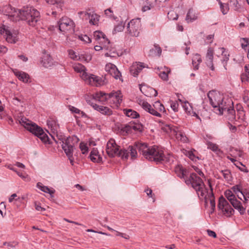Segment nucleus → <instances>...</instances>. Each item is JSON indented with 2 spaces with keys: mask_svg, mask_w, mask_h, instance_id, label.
Returning a JSON list of instances; mask_svg holds the SVG:
<instances>
[{
  "mask_svg": "<svg viewBox=\"0 0 249 249\" xmlns=\"http://www.w3.org/2000/svg\"><path fill=\"white\" fill-rule=\"evenodd\" d=\"M136 151L142 154L143 157L151 161L156 162H163L171 164L174 161V158L170 154L165 155L161 148L153 145L148 147L145 143L137 142L134 145Z\"/></svg>",
  "mask_w": 249,
  "mask_h": 249,
  "instance_id": "obj_1",
  "label": "nucleus"
},
{
  "mask_svg": "<svg viewBox=\"0 0 249 249\" xmlns=\"http://www.w3.org/2000/svg\"><path fill=\"white\" fill-rule=\"evenodd\" d=\"M106 152L110 157L118 156L123 159H127L129 155L131 159H134L137 157V152L134 145L129 146L127 149L119 150V146L117 145L113 139H110L107 144Z\"/></svg>",
  "mask_w": 249,
  "mask_h": 249,
  "instance_id": "obj_2",
  "label": "nucleus"
},
{
  "mask_svg": "<svg viewBox=\"0 0 249 249\" xmlns=\"http://www.w3.org/2000/svg\"><path fill=\"white\" fill-rule=\"evenodd\" d=\"M14 10L13 14H12L11 16L18 17L21 20H26L30 26H36L40 20L39 11L32 7H23L18 10L14 9Z\"/></svg>",
  "mask_w": 249,
  "mask_h": 249,
  "instance_id": "obj_3",
  "label": "nucleus"
},
{
  "mask_svg": "<svg viewBox=\"0 0 249 249\" xmlns=\"http://www.w3.org/2000/svg\"><path fill=\"white\" fill-rule=\"evenodd\" d=\"M210 103L213 108V111L218 115H222L224 110L228 107V104L231 103V99L224 98L219 92L210 91L207 94Z\"/></svg>",
  "mask_w": 249,
  "mask_h": 249,
  "instance_id": "obj_4",
  "label": "nucleus"
},
{
  "mask_svg": "<svg viewBox=\"0 0 249 249\" xmlns=\"http://www.w3.org/2000/svg\"><path fill=\"white\" fill-rule=\"evenodd\" d=\"M185 182L187 185H190L195 190L200 199H205L207 202L206 193H208V189L200 177L195 173H192L188 178H185Z\"/></svg>",
  "mask_w": 249,
  "mask_h": 249,
  "instance_id": "obj_5",
  "label": "nucleus"
},
{
  "mask_svg": "<svg viewBox=\"0 0 249 249\" xmlns=\"http://www.w3.org/2000/svg\"><path fill=\"white\" fill-rule=\"evenodd\" d=\"M18 121L21 125L39 138L43 142L47 143L48 142L49 138L47 134L45 133L42 128L35 123L24 116L19 118Z\"/></svg>",
  "mask_w": 249,
  "mask_h": 249,
  "instance_id": "obj_6",
  "label": "nucleus"
},
{
  "mask_svg": "<svg viewBox=\"0 0 249 249\" xmlns=\"http://www.w3.org/2000/svg\"><path fill=\"white\" fill-rule=\"evenodd\" d=\"M59 30L63 34H72L74 32L75 23L71 18L64 17L58 21Z\"/></svg>",
  "mask_w": 249,
  "mask_h": 249,
  "instance_id": "obj_7",
  "label": "nucleus"
},
{
  "mask_svg": "<svg viewBox=\"0 0 249 249\" xmlns=\"http://www.w3.org/2000/svg\"><path fill=\"white\" fill-rule=\"evenodd\" d=\"M71 137L67 139H60V143L61 144L62 148L68 157L71 165H73L74 158L73 157V152L74 150V146L71 143Z\"/></svg>",
  "mask_w": 249,
  "mask_h": 249,
  "instance_id": "obj_8",
  "label": "nucleus"
},
{
  "mask_svg": "<svg viewBox=\"0 0 249 249\" xmlns=\"http://www.w3.org/2000/svg\"><path fill=\"white\" fill-rule=\"evenodd\" d=\"M141 25L140 18L132 19L127 24V33L132 36H138Z\"/></svg>",
  "mask_w": 249,
  "mask_h": 249,
  "instance_id": "obj_9",
  "label": "nucleus"
},
{
  "mask_svg": "<svg viewBox=\"0 0 249 249\" xmlns=\"http://www.w3.org/2000/svg\"><path fill=\"white\" fill-rule=\"evenodd\" d=\"M0 33L6 36V41L10 43H15L18 40V32L15 30H11V29L5 25H3L0 27Z\"/></svg>",
  "mask_w": 249,
  "mask_h": 249,
  "instance_id": "obj_10",
  "label": "nucleus"
},
{
  "mask_svg": "<svg viewBox=\"0 0 249 249\" xmlns=\"http://www.w3.org/2000/svg\"><path fill=\"white\" fill-rule=\"evenodd\" d=\"M81 77L87 83L92 86L98 87L104 84V80L102 78L93 74L89 75L87 73H84Z\"/></svg>",
  "mask_w": 249,
  "mask_h": 249,
  "instance_id": "obj_11",
  "label": "nucleus"
},
{
  "mask_svg": "<svg viewBox=\"0 0 249 249\" xmlns=\"http://www.w3.org/2000/svg\"><path fill=\"white\" fill-rule=\"evenodd\" d=\"M218 208L222 211L223 214L227 217L232 215L234 212L233 208L223 196L219 198Z\"/></svg>",
  "mask_w": 249,
  "mask_h": 249,
  "instance_id": "obj_12",
  "label": "nucleus"
},
{
  "mask_svg": "<svg viewBox=\"0 0 249 249\" xmlns=\"http://www.w3.org/2000/svg\"><path fill=\"white\" fill-rule=\"evenodd\" d=\"M107 102L113 107H118L122 101V95L120 91L112 92L108 94Z\"/></svg>",
  "mask_w": 249,
  "mask_h": 249,
  "instance_id": "obj_13",
  "label": "nucleus"
},
{
  "mask_svg": "<svg viewBox=\"0 0 249 249\" xmlns=\"http://www.w3.org/2000/svg\"><path fill=\"white\" fill-rule=\"evenodd\" d=\"M80 16H82L83 18L86 19H89L90 24L97 25L99 20L100 16L94 13H88L87 12H80L78 13Z\"/></svg>",
  "mask_w": 249,
  "mask_h": 249,
  "instance_id": "obj_14",
  "label": "nucleus"
},
{
  "mask_svg": "<svg viewBox=\"0 0 249 249\" xmlns=\"http://www.w3.org/2000/svg\"><path fill=\"white\" fill-rule=\"evenodd\" d=\"M138 103L147 112H149L151 114L154 115L157 117H161V114L156 110V109L151 106L147 102H145L142 100H139Z\"/></svg>",
  "mask_w": 249,
  "mask_h": 249,
  "instance_id": "obj_15",
  "label": "nucleus"
},
{
  "mask_svg": "<svg viewBox=\"0 0 249 249\" xmlns=\"http://www.w3.org/2000/svg\"><path fill=\"white\" fill-rule=\"evenodd\" d=\"M105 70L116 79L120 78L121 76V74L116 66L112 63H109L107 64L105 66Z\"/></svg>",
  "mask_w": 249,
  "mask_h": 249,
  "instance_id": "obj_16",
  "label": "nucleus"
},
{
  "mask_svg": "<svg viewBox=\"0 0 249 249\" xmlns=\"http://www.w3.org/2000/svg\"><path fill=\"white\" fill-rule=\"evenodd\" d=\"M209 185L210 187V191L209 192L208 190V193H206L207 195V202H206V200H205V202L206 204L208 203V201H210L211 207V211L210 212V214L213 213L215 210V203L214 200V197L213 192V188L211 186V183L209 181ZM205 200V199H204Z\"/></svg>",
  "mask_w": 249,
  "mask_h": 249,
  "instance_id": "obj_17",
  "label": "nucleus"
},
{
  "mask_svg": "<svg viewBox=\"0 0 249 249\" xmlns=\"http://www.w3.org/2000/svg\"><path fill=\"white\" fill-rule=\"evenodd\" d=\"M140 89L141 92L146 96H156L158 92L154 89L146 86L145 85H140Z\"/></svg>",
  "mask_w": 249,
  "mask_h": 249,
  "instance_id": "obj_18",
  "label": "nucleus"
},
{
  "mask_svg": "<svg viewBox=\"0 0 249 249\" xmlns=\"http://www.w3.org/2000/svg\"><path fill=\"white\" fill-rule=\"evenodd\" d=\"M145 66L144 63L141 62H135L133 63L130 68V73L134 76H136L141 72Z\"/></svg>",
  "mask_w": 249,
  "mask_h": 249,
  "instance_id": "obj_19",
  "label": "nucleus"
},
{
  "mask_svg": "<svg viewBox=\"0 0 249 249\" xmlns=\"http://www.w3.org/2000/svg\"><path fill=\"white\" fill-rule=\"evenodd\" d=\"M94 38L96 40L98 41L101 44H109V40L106 37V35L99 31H96L93 33Z\"/></svg>",
  "mask_w": 249,
  "mask_h": 249,
  "instance_id": "obj_20",
  "label": "nucleus"
},
{
  "mask_svg": "<svg viewBox=\"0 0 249 249\" xmlns=\"http://www.w3.org/2000/svg\"><path fill=\"white\" fill-rule=\"evenodd\" d=\"M41 64L45 68H50L53 65V60L49 54L44 53L41 57Z\"/></svg>",
  "mask_w": 249,
  "mask_h": 249,
  "instance_id": "obj_21",
  "label": "nucleus"
},
{
  "mask_svg": "<svg viewBox=\"0 0 249 249\" xmlns=\"http://www.w3.org/2000/svg\"><path fill=\"white\" fill-rule=\"evenodd\" d=\"M173 135L176 136V139L183 143L188 142V138L186 137L185 133L179 129L178 128H175L173 130Z\"/></svg>",
  "mask_w": 249,
  "mask_h": 249,
  "instance_id": "obj_22",
  "label": "nucleus"
},
{
  "mask_svg": "<svg viewBox=\"0 0 249 249\" xmlns=\"http://www.w3.org/2000/svg\"><path fill=\"white\" fill-rule=\"evenodd\" d=\"M213 50L212 48L209 47L208 49L206 56V63L208 67L213 71L214 69L213 65Z\"/></svg>",
  "mask_w": 249,
  "mask_h": 249,
  "instance_id": "obj_23",
  "label": "nucleus"
},
{
  "mask_svg": "<svg viewBox=\"0 0 249 249\" xmlns=\"http://www.w3.org/2000/svg\"><path fill=\"white\" fill-rule=\"evenodd\" d=\"M182 106L184 110L188 115L192 116H195L197 119L200 120L199 116L195 111H194L192 106L188 101H185L184 102V104H182Z\"/></svg>",
  "mask_w": 249,
  "mask_h": 249,
  "instance_id": "obj_24",
  "label": "nucleus"
},
{
  "mask_svg": "<svg viewBox=\"0 0 249 249\" xmlns=\"http://www.w3.org/2000/svg\"><path fill=\"white\" fill-rule=\"evenodd\" d=\"M232 106L233 102L231 100V103H228L227 108H226L225 110H224V111L227 112V117L228 118V119L231 122L236 120V118L235 111L233 109Z\"/></svg>",
  "mask_w": 249,
  "mask_h": 249,
  "instance_id": "obj_25",
  "label": "nucleus"
},
{
  "mask_svg": "<svg viewBox=\"0 0 249 249\" xmlns=\"http://www.w3.org/2000/svg\"><path fill=\"white\" fill-rule=\"evenodd\" d=\"M157 72L159 76L164 81H167L168 79V73L170 72V69L165 66L160 68H158Z\"/></svg>",
  "mask_w": 249,
  "mask_h": 249,
  "instance_id": "obj_26",
  "label": "nucleus"
},
{
  "mask_svg": "<svg viewBox=\"0 0 249 249\" xmlns=\"http://www.w3.org/2000/svg\"><path fill=\"white\" fill-rule=\"evenodd\" d=\"M90 160L94 162L100 163L102 161V157L99 154L97 149L93 148L89 155Z\"/></svg>",
  "mask_w": 249,
  "mask_h": 249,
  "instance_id": "obj_27",
  "label": "nucleus"
},
{
  "mask_svg": "<svg viewBox=\"0 0 249 249\" xmlns=\"http://www.w3.org/2000/svg\"><path fill=\"white\" fill-rule=\"evenodd\" d=\"M219 49L222 51V59H221L222 63L223 65V66L225 70H227L226 66L227 64V62L229 60L230 54L227 51L226 49L222 47L220 48Z\"/></svg>",
  "mask_w": 249,
  "mask_h": 249,
  "instance_id": "obj_28",
  "label": "nucleus"
},
{
  "mask_svg": "<svg viewBox=\"0 0 249 249\" xmlns=\"http://www.w3.org/2000/svg\"><path fill=\"white\" fill-rule=\"evenodd\" d=\"M230 203L241 214H243L245 213V209L242 206L240 201L238 200L236 198Z\"/></svg>",
  "mask_w": 249,
  "mask_h": 249,
  "instance_id": "obj_29",
  "label": "nucleus"
},
{
  "mask_svg": "<svg viewBox=\"0 0 249 249\" xmlns=\"http://www.w3.org/2000/svg\"><path fill=\"white\" fill-rule=\"evenodd\" d=\"M93 108L102 114L107 115L112 114V111L107 107L99 106L96 104L93 106Z\"/></svg>",
  "mask_w": 249,
  "mask_h": 249,
  "instance_id": "obj_30",
  "label": "nucleus"
},
{
  "mask_svg": "<svg viewBox=\"0 0 249 249\" xmlns=\"http://www.w3.org/2000/svg\"><path fill=\"white\" fill-rule=\"evenodd\" d=\"M108 93H106L104 92L100 91L99 92H97L94 95V98L98 101L99 102L104 103L105 102H107L108 100Z\"/></svg>",
  "mask_w": 249,
  "mask_h": 249,
  "instance_id": "obj_31",
  "label": "nucleus"
},
{
  "mask_svg": "<svg viewBox=\"0 0 249 249\" xmlns=\"http://www.w3.org/2000/svg\"><path fill=\"white\" fill-rule=\"evenodd\" d=\"M197 18V16L193 9H190L187 14L185 20L188 22H192Z\"/></svg>",
  "mask_w": 249,
  "mask_h": 249,
  "instance_id": "obj_32",
  "label": "nucleus"
},
{
  "mask_svg": "<svg viewBox=\"0 0 249 249\" xmlns=\"http://www.w3.org/2000/svg\"><path fill=\"white\" fill-rule=\"evenodd\" d=\"M202 62L201 57L200 54L196 53L192 57V64L194 69L197 70L199 69V65Z\"/></svg>",
  "mask_w": 249,
  "mask_h": 249,
  "instance_id": "obj_33",
  "label": "nucleus"
},
{
  "mask_svg": "<svg viewBox=\"0 0 249 249\" xmlns=\"http://www.w3.org/2000/svg\"><path fill=\"white\" fill-rule=\"evenodd\" d=\"M47 124L49 128L51 129L52 133L53 134H57L58 130L59 129V125L57 124L56 122L53 120H50L47 121ZM57 135V134H56Z\"/></svg>",
  "mask_w": 249,
  "mask_h": 249,
  "instance_id": "obj_34",
  "label": "nucleus"
},
{
  "mask_svg": "<svg viewBox=\"0 0 249 249\" xmlns=\"http://www.w3.org/2000/svg\"><path fill=\"white\" fill-rule=\"evenodd\" d=\"M231 189L232 190L233 192L236 195L239 193H240L241 195L244 197L245 202L247 201V196L248 195V193H245L244 192H242L241 190V186L240 185H236L233 186L231 188Z\"/></svg>",
  "mask_w": 249,
  "mask_h": 249,
  "instance_id": "obj_35",
  "label": "nucleus"
},
{
  "mask_svg": "<svg viewBox=\"0 0 249 249\" xmlns=\"http://www.w3.org/2000/svg\"><path fill=\"white\" fill-rule=\"evenodd\" d=\"M36 187L42 192L48 193L51 196L54 193V190L50 189L47 186L43 185L41 182H38L36 184Z\"/></svg>",
  "mask_w": 249,
  "mask_h": 249,
  "instance_id": "obj_36",
  "label": "nucleus"
},
{
  "mask_svg": "<svg viewBox=\"0 0 249 249\" xmlns=\"http://www.w3.org/2000/svg\"><path fill=\"white\" fill-rule=\"evenodd\" d=\"M47 2L49 4L53 5L52 8L53 10H55V8L58 10V12L61 10V7L63 6V3L61 2H57L55 0H46Z\"/></svg>",
  "mask_w": 249,
  "mask_h": 249,
  "instance_id": "obj_37",
  "label": "nucleus"
},
{
  "mask_svg": "<svg viewBox=\"0 0 249 249\" xmlns=\"http://www.w3.org/2000/svg\"><path fill=\"white\" fill-rule=\"evenodd\" d=\"M19 80L23 81L24 83H27L29 80V76L28 74L24 72H18L16 73Z\"/></svg>",
  "mask_w": 249,
  "mask_h": 249,
  "instance_id": "obj_38",
  "label": "nucleus"
},
{
  "mask_svg": "<svg viewBox=\"0 0 249 249\" xmlns=\"http://www.w3.org/2000/svg\"><path fill=\"white\" fill-rule=\"evenodd\" d=\"M73 68L75 71L80 73L81 75L84 73H87L86 72V68L81 64H76L73 66Z\"/></svg>",
  "mask_w": 249,
  "mask_h": 249,
  "instance_id": "obj_39",
  "label": "nucleus"
},
{
  "mask_svg": "<svg viewBox=\"0 0 249 249\" xmlns=\"http://www.w3.org/2000/svg\"><path fill=\"white\" fill-rule=\"evenodd\" d=\"M126 116L131 118H137L139 117V114L136 111L132 110L131 109H126L125 111Z\"/></svg>",
  "mask_w": 249,
  "mask_h": 249,
  "instance_id": "obj_40",
  "label": "nucleus"
},
{
  "mask_svg": "<svg viewBox=\"0 0 249 249\" xmlns=\"http://www.w3.org/2000/svg\"><path fill=\"white\" fill-rule=\"evenodd\" d=\"M153 107L156 109L158 112H165V108L163 105L159 101H156L153 104Z\"/></svg>",
  "mask_w": 249,
  "mask_h": 249,
  "instance_id": "obj_41",
  "label": "nucleus"
},
{
  "mask_svg": "<svg viewBox=\"0 0 249 249\" xmlns=\"http://www.w3.org/2000/svg\"><path fill=\"white\" fill-rule=\"evenodd\" d=\"M177 127L172 126L170 124H165L161 126V129L167 133H172L173 135V130Z\"/></svg>",
  "mask_w": 249,
  "mask_h": 249,
  "instance_id": "obj_42",
  "label": "nucleus"
},
{
  "mask_svg": "<svg viewBox=\"0 0 249 249\" xmlns=\"http://www.w3.org/2000/svg\"><path fill=\"white\" fill-rule=\"evenodd\" d=\"M224 195L225 197L230 202L236 198L232 191L230 190H226L225 192Z\"/></svg>",
  "mask_w": 249,
  "mask_h": 249,
  "instance_id": "obj_43",
  "label": "nucleus"
},
{
  "mask_svg": "<svg viewBox=\"0 0 249 249\" xmlns=\"http://www.w3.org/2000/svg\"><path fill=\"white\" fill-rule=\"evenodd\" d=\"M70 57L74 60H80V55L72 50L68 51Z\"/></svg>",
  "mask_w": 249,
  "mask_h": 249,
  "instance_id": "obj_44",
  "label": "nucleus"
},
{
  "mask_svg": "<svg viewBox=\"0 0 249 249\" xmlns=\"http://www.w3.org/2000/svg\"><path fill=\"white\" fill-rule=\"evenodd\" d=\"M219 4L220 5L221 11L222 12L223 14H226L229 10L228 4L227 3H223L221 1H219Z\"/></svg>",
  "mask_w": 249,
  "mask_h": 249,
  "instance_id": "obj_45",
  "label": "nucleus"
},
{
  "mask_svg": "<svg viewBox=\"0 0 249 249\" xmlns=\"http://www.w3.org/2000/svg\"><path fill=\"white\" fill-rule=\"evenodd\" d=\"M221 173L224 178L227 181H230L231 180V172L228 170H226L221 171Z\"/></svg>",
  "mask_w": 249,
  "mask_h": 249,
  "instance_id": "obj_46",
  "label": "nucleus"
},
{
  "mask_svg": "<svg viewBox=\"0 0 249 249\" xmlns=\"http://www.w3.org/2000/svg\"><path fill=\"white\" fill-rule=\"evenodd\" d=\"M236 116L239 119L244 120L245 119V111L242 109L240 106L239 108L237 109V114Z\"/></svg>",
  "mask_w": 249,
  "mask_h": 249,
  "instance_id": "obj_47",
  "label": "nucleus"
},
{
  "mask_svg": "<svg viewBox=\"0 0 249 249\" xmlns=\"http://www.w3.org/2000/svg\"><path fill=\"white\" fill-rule=\"evenodd\" d=\"M241 45L242 49L247 50V47L249 45V38H242L240 39Z\"/></svg>",
  "mask_w": 249,
  "mask_h": 249,
  "instance_id": "obj_48",
  "label": "nucleus"
},
{
  "mask_svg": "<svg viewBox=\"0 0 249 249\" xmlns=\"http://www.w3.org/2000/svg\"><path fill=\"white\" fill-rule=\"evenodd\" d=\"M183 153L185 155L187 156L192 160H194L196 158V157L194 154L193 151L192 150H184Z\"/></svg>",
  "mask_w": 249,
  "mask_h": 249,
  "instance_id": "obj_49",
  "label": "nucleus"
},
{
  "mask_svg": "<svg viewBox=\"0 0 249 249\" xmlns=\"http://www.w3.org/2000/svg\"><path fill=\"white\" fill-rule=\"evenodd\" d=\"M80 60L81 61H86L89 62L91 59V56L89 54H82L80 55Z\"/></svg>",
  "mask_w": 249,
  "mask_h": 249,
  "instance_id": "obj_50",
  "label": "nucleus"
},
{
  "mask_svg": "<svg viewBox=\"0 0 249 249\" xmlns=\"http://www.w3.org/2000/svg\"><path fill=\"white\" fill-rule=\"evenodd\" d=\"M176 172L179 178H185V173L186 172V171L184 170L183 168H181L180 167L177 168L176 169Z\"/></svg>",
  "mask_w": 249,
  "mask_h": 249,
  "instance_id": "obj_51",
  "label": "nucleus"
},
{
  "mask_svg": "<svg viewBox=\"0 0 249 249\" xmlns=\"http://www.w3.org/2000/svg\"><path fill=\"white\" fill-rule=\"evenodd\" d=\"M235 165L241 171H243L245 173H248L249 172L247 168L246 167L245 165H244L240 162H237V163H234Z\"/></svg>",
  "mask_w": 249,
  "mask_h": 249,
  "instance_id": "obj_52",
  "label": "nucleus"
},
{
  "mask_svg": "<svg viewBox=\"0 0 249 249\" xmlns=\"http://www.w3.org/2000/svg\"><path fill=\"white\" fill-rule=\"evenodd\" d=\"M70 110L72 112L75 113L76 114H78L79 115H81L82 116H84V115H85V113L83 111H81L78 108H77L71 106L70 107Z\"/></svg>",
  "mask_w": 249,
  "mask_h": 249,
  "instance_id": "obj_53",
  "label": "nucleus"
},
{
  "mask_svg": "<svg viewBox=\"0 0 249 249\" xmlns=\"http://www.w3.org/2000/svg\"><path fill=\"white\" fill-rule=\"evenodd\" d=\"M207 146L209 149H211L213 151H216L218 150L217 145L212 142H208Z\"/></svg>",
  "mask_w": 249,
  "mask_h": 249,
  "instance_id": "obj_54",
  "label": "nucleus"
},
{
  "mask_svg": "<svg viewBox=\"0 0 249 249\" xmlns=\"http://www.w3.org/2000/svg\"><path fill=\"white\" fill-rule=\"evenodd\" d=\"M79 39L86 42V43H89L91 42L90 38L86 35H81L79 36Z\"/></svg>",
  "mask_w": 249,
  "mask_h": 249,
  "instance_id": "obj_55",
  "label": "nucleus"
},
{
  "mask_svg": "<svg viewBox=\"0 0 249 249\" xmlns=\"http://www.w3.org/2000/svg\"><path fill=\"white\" fill-rule=\"evenodd\" d=\"M105 14L110 18H115L113 14V11L111 9V8H108L105 10Z\"/></svg>",
  "mask_w": 249,
  "mask_h": 249,
  "instance_id": "obj_56",
  "label": "nucleus"
},
{
  "mask_svg": "<svg viewBox=\"0 0 249 249\" xmlns=\"http://www.w3.org/2000/svg\"><path fill=\"white\" fill-rule=\"evenodd\" d=\"M101 45H96L94 46V49L96 51H99L101 50H102L103 48H106L107 50H108V45L109 44H101Z\"/></svg>",
  "mask_w": 249,
  "mask_h": 249,
  "instance_id": "obj_57",
  "label": "nucleus"
},
{
  "mask_svg": "<svg viewBox=\"0 0 249 249\" xmlns=\"http://www.w3.org/2000/svg\"><path fill=\"white\" fill-rule=\"evenodd\" d=\"M124 29V24L123 23V22H121L118 23V24L115 27L114 31L115 32H121Z\"/></svg>",
  "mask_w": 249,
  "mask_h": 249,
  "instance_id": "obj_58",
  "label": "nucleus"
},
{
  "mask_svg": "<svg viewBox=\"0 0 249 249\" xmlns=\"http://www.w3.org/2000/svg\"><path fill=\"white\" fill-rule=\"evenodd\" d=\"M79 147L81 151H82V154H85L87 153L88 151V147L86 144L81 142L80 144Z\"/></svg>",
  "mask_w": 249,
  "mask_h": 249,
  "instance_id": "obj_59",
  "label": "nucleus"
},
{
  "mask_svg": "<svg viewBox=\"0 0 249 249\" xmlns=\"http://www.w3.org/2000/svg\"><path fill=\"white\" fill-rule=\"evenodd\" d=\"M16 173L18 175V176L24 180L26 181H28L30 180V178L28 175L26 174H23L22 173L18 172V171Z\"/></svg>",
  "mask_w": 249,
  "mask_h": 249,
  "instance_id": "obj_60",
  "label": "nucleus"
},
{
  "mask_svg": "<svg viewBox=\"0 0 249 249\" xmlns=\"http://www.w3.org/2000/svg\"><path fill=\"white\" fill-rule=\"evenodd\" d=\"M170 106L175 112H177L178 111V104L177 102L172 101L171 103Z\"/></svg>",
  "mask_w": 249,
  "mask_h": 249,
  "instance_id": "obj_61",
  "label": "nucleus"
},
{
  "mask_svg": "<svg viewBox=\"0 0 249 249\" xmlns=\"http://www.w3.org/2000/svg\"><path fill=\"white\" fill-rule=\"evenodd\" d=\"M129 127L132 128L134 130L141 131L142 129V125L140 124H131Z\"/></svg>",
  "mask_w": 249,
  "mask_h": 249,
  "instance_id": "obj_62",
  "label": "nucleus"
},
{
  "mask_svg": "<svg viewBox=\"0 0 249 249\" xmlns=\"http://www.w3.org/2000/svg\"><path fill=\"white\" fill-rule=\"evenodd\" d=\"M17 245V243L16 242H10L7 244L8 249H14Z\"/></svg>",
  "mask_w": 249,
  "mask_h": 249,
  "instance_id": "obj_63",
  "label": "nucleus"
},
{
  "mask_svg": "<svg viewBox=\"0 0 249 249\" xmlns=\"http://www.w3.org/2000/svg\"><path fill=\"white\" fill-rule=\"evenodd\" d=\"M115 232L116 233V236H121L122 237L126 239H128L129 238V236L128 235L119 232L118 231H115Z\"/></svg>",
  "mask_w": 249,
  "mask_h": 249,
  "instance_id": "obj_64",
  "label": "nucleus"
}]
</instances>
